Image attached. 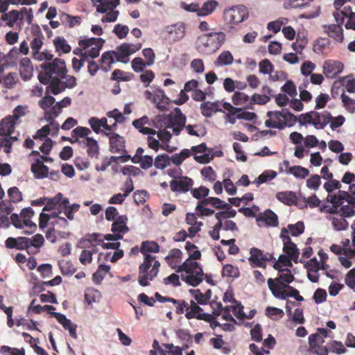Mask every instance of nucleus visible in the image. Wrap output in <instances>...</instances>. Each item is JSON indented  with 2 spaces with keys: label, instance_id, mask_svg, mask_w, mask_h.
Segmentation results:
<instances>
[{
  "label": "nucleus",
  "instance_id": "423d86ee",
  "mask_svg": "<svg viewBox=\"0 0 355 355\" xmlns=\"http://www.w3.org/2000/svg\"><path fill=\"white\" fill-rule=\"evenodd\" d=\"M186 116L182 113L180 108L176 107L173 114L158 115L153 120L155 128L161 129L163 125L170 128L174 135H178L183 126H185Z\"/></svg>",
  "mask_w": 355,
  "mask_h": 355
},
{
  "label": "nucleus",
  "instance_id": "ea45409f",
  "mask_svg": "<svg viewBox=\"0 0 355 355\" xmlns=\"http://www.w3.org/2000/svg\"><path fill=\"white\" fill-rule=\"evenodd\" d=\"M218 3L214 0H209L199 6L198 17H205L211 15L216 9Z\"/></svg>",
  "mask_w": 355,
  "mask_h": 355
},
{
  "label": "nucleus",
  "instance_id": "bf43d9fd",
  "mask_svg": "<svg viewBox=\"0 0 355 355\" xmlns=\"http://www.w3.org/2000/svg\"><path fill=\"white\" fill-rule=\"evenodd\" d=\"M171 158L167 155H160L155 157L154 165L157 168L164 169L170 165Z\"/></svg>",
  "mask_w": 355,
  "mask_h": 355
},
{
  "label": "nucleus",
  "instance_id": "20e7f679",
  "mask_svg": "<svg viewBox=\"0 0 355 355\" xmlns=\"http://www.w3.org/2000/svg\"><path fill=\"white\" fill-rule=\"evenodd\" d=\"M193 155V159L198 163L206 164L214 157L213 150L208 148L205 144L192 146L191 149H183L179 153L171 156V162L177 166L180 165L187 158Z\"/></svg>",
  "mask_w": 355,
  "mask_h": 355
},
{
  "label": "nucleus",
  "instance_id": "58836bf2",
  "mask_svg": "<svg viewBox=\"0 0 355 355\" xmlns=\"http://www.w3.org/2000/svg\"><path fill=\"white\" fill-rule=\"evenodd\" d=\"M32 172L37 178H43L46 177L49 173V168L45 166L43 162L39 159L36 160L31 166Z\"/></svg>",
  "mask_w": 355,
  "mask_h": 355
},
{
  "label": "nucleus",
  "instance_id": "8fccbe9b",
  "mask_svg": "<svg viewBox=\"0 0 355 355\" xmlns=\"http://www.w3.org/2000/svg\"><path fill=\"white\" fill-rule=\"evenodd\" d=\"M232 103L236 105H245L250 102V97L243 92H236L232 98Z\"/></svg>",
  "mask_w": 355,
  "mask_h": 355
},
{
  "label": "nucleus",
  "instance_id": "5701e85b",
  "mask_svg": "<svg viewBox=\"0 0 355 355\" xmlns=\"http://www.w3.org/2000/svg\"><path fill=\"white\" fill-rule=\"evenodd\" d=\"M193 184V180L187 176L175 177L170 182L171 189L175 193H187Z\"/></svg>",
  "mask_w": 355,
  "mask_h": 355
},
{
  "label": "nucleus",
  "instance_id": "4be33fe9",
  "mask_svg": "<svg viewBox=\"0 0 355 355\" xmlns=\"http://www.w3.org/2000/svg\"><path fill=\"white\" fill-rule=\"evenodd\" d=\"M273 259L270 254H263L258 248H253L250 251V257L248 261L251 266L254 267L265 268L266 262Z\"/></svg>",
  "mask_w": 355,
  "mask_h": 355
},
{
  "label": "nucleus",
  "instance_id": "1a4fd4ad",
  "mask_svg": "<svg viewBox=\"0 0 355 355\" xmlns=\"http://www.w3.org/2000/svg\"><path fill=\"white\" fill-rule=\"evenodd\" d=\"M104 40L102 38L91 37L81 40L78 42L79 49L73 53L80 55L82 59L94 58L99 55Z\"/></svg>",
  "mask_w": 355,
  "mask_h": 355
},
{
  "label": "nucleus",
  "instance_id": "ddd939ff",
  "mask_svg": "<svg viewBox=\"0 0 355 355\" xmlns=\"http://www.w3.org/2000/svg\"><path fill=\"white\" fill-rule=\"evenodd\" d=\"M98 4L96 10L98 12L106 13L101 18L102 22H114L119 16V11L114 8L119 4V0H96Z\"/></svg>",
  "mask_w": 355,
  "mask_h": 355
},
{
  "label": "nucleus",
  "instance_id": "7ed1b4c3",
  "mask_svg": "<svg viewBox=\"0 0 355 355\" xmlns=\"http://www.w3.org/2000/svg\"><path fill=\"white\" fill-rule=\"evenodd\" d=\"M159 250L158 244L153 241H146L142 243L141 252L144 255V262L139 266L138 281L142 286L148 285L158 274L159 262L155 256L149 252H157Z\"/></svg>",
  "mask_w": 355,
  "mask_h": 355
},
{
  "label": "nucleus",
  "instance_id": "c85d7f7f",
  "mask_svg": "<svg viewBox=\"0 0 355 355\" xmlns=\"http://www.w3.org/2000/svg\"><path fill=\"white\" fill-rule=\"evenodd\" d=\"M18 56V50L17 48H12L8 53H3L0 56V72L3 71L6 67L15 64Z\"/></svg>",
  "mask_w": 355,
  "mask_h": 355
},
{
  "label": "nucleus",
  "instance_id": "6e6d98bb",
  "mask_svg": "<svg viewBox=\"0 0 355 355\" xmlns=\"http://www.w3.org/2000/svg\"><path fill=\"white\" fill-rule=\"evenodd\" d=\"M266 314L271 320H277L284 317V312L281 309L273 306H268L266 309Z\"/></svg>",
  "mask_w": 355,
  "mask_h": 355
},
{
  "label": "nucleus",
  "instance_id": "b1692460",
  "mask_svg": "<svg viewBox=\"0 0 355 355\" xmlns=\"http://www.w3.org/2000/svg\"><path fill=\"white\" fill-rule=\"evenodd\" d=\"M185 316L188 319L197 318L205 321H211L214 318L211 314L203 313L202 309L194 301L190 302Z\"/></svg>",
  "mask_w": 355,
  "mask_h": 355
},
{
  "label": "nucleus",
  "instance_id": "cd10ccee",
  "mask_svg": "<svg viewBox=\"0 0 355 355\" xmlns=\"http://www.w3.org/2000/svg\"><path fill=\"white\" fill-rule=\"evenodd\" d=\"M257 223L259 227L277 226L278 224L277 216L270 209L265 211L257 218Z\"/></svg>",
  "mask_w": 355,
  "mask_h": 355
},
{
  "label": "nucleus",
  "instance_id": "f03ea898",
  "mask_svg": "<svg viewBox=\"0 0 355 355\" xmlns=\"http://www.w3.org/2000/svg\"><path fill=\"white\" fill-rule=\"evenodd\" d=\"M182 252L179 249H172L166 261L168 266L175 270L177 272H181L182 279L187 284L192 286H198L203 279V270L197 261L187 259L183 263Z\"/></svg>",
  "mask_w": 355,
  "mask_h": 355
},
{
  "label": "nucleus",
  "instance_id": "69168bd1",
  "mask_svg": "<svg viewBox=\"0 0 355 355\" xmlns=\"http://www.w3.org/2000/svg\"><path fill=\"white\" fill-rule=\"evenodd\" d=\"M110 270V267L109 266L101 264L98 270L93 275L94 281L100 282L105 277V275L109 272Z\"/></svg>",
  "mask_w": 355,
  "mask_h": 355
},
{
  "label": "nucleus",
  "instance_id": "052dcab7",
  "mask_svg": "<svg viewBox=\"0 0 355 355\" xmlns=\"http://www.w3.org/2000/svg\"><path fill=\"white\" fill-rule=\"evenodd\" d=\"M340 82L345 87L347 92L355 93V78L352 76H347L340 78Z\"/></svg>",
  "mask_w": 355,
  "mask_h": 355
},
{
  "label": "nucleus",
  "instance_id": "f257e3e1",
  "mask_svg": "<svg viewBox=\"0 0 355 355\" xmlns=\"http://www.w3.org/2000/svg\"><path fill=\"white\" fill-rule=\"evenodd\" d=\"M80 209V205L77 203L70 204L69 199L64 198L61 193L49 199L43 211H51V214L41 213L40 216V227L44 229L47 223L51 219H57L56 223L61 227H65L68 223L67 219L61 216L63 214L69 220L74 219L75 213Z\"/></svg>",
  "mask_w": 355,
  "mask_h": 355
},
{
  "label": "nucleus",
  "instance_id": "338daca9",
  "mask_svg": "<svg viewBox=\"0 0 355 355\" xmlns=\"http://www.w3.org/2000/svg\"><path fill=\"white\" fill-rule=\"evenodd\" d=\"M185 249L189 254L187 259L196 261V260L198 259L201 256L200 252L197 249V247L192 243H187Z\"/></svg>",
  "mask_w": 355,
  "mask_h": 355
},
{
  "label": "nucleus",
  "instance_id": "13d9d810",
  "mask_svg": "<svg viewBox=\"0 0 355 355\" xmlns=\"http://www.w3.org/2000/svg\"><path fill=\"white\" fill-rule=\"evenodd\" d=\"M313 1V0H288V1H284V8L285 9L303 8Z\"/></svg>",
  "mask_w": 355,
  "mask_h": 355
},
{
  "label": "nucleus",
  "instance_id": "393cba45",
  "mask_svg": "<svg viewBox=\"0 0 355 355\" xmlns=\"http://www.w3.org/2000/svg\"><path fill=\"white\" fill-rule=\"evenodd\" d=\"M344 68L343 64L338 60H327L324 62L322 69L323 73L328 78H334L340 73Z\"/></svg>",
  "mask_w": 355,
  "mask_h": 355
},
{
  "label": "nucleus",
  "instance_id": "e433bc0d",
  "mask_svg": "<svg viewBox=\"0 0 355 355\" xmlns=\"http://www.w3.org/2000/svg\"><path fill=\"white\" fill-rule=\"evenodd\" d=\"M124 144L123 138L118 135H113L110 137V150L113 153L123 152Z\"/></svg>",
  "mask_w": 355,
  "mask_h": 355
},
{
  "label": "nucleus",
  "instance_id": "72a5a7b5",
  "mask_svg": "<svg viewBox=\"0 0 355 355\" xmlns=\"http://www.w3.org/2000/svg\"><path fill=\"white\" fill-rule=\"evenodd\" d=\"M16 124L17 123L9 116L2 119L0 122V136L12 135Z\"/></svg>",
  "mask_w": 355,
  "mask_h": 355
},
{
  "label": "nucleus",
  "instance_id": "e2e57ef3",
  "mask_svg": "<svg viewBox=\"0 0 355 355\" xmlns=\"http://www.w3.org/2000/svg\"><path fill=\"white\" fill-rule=\"evenodd\" d=\"M222 273L223 277L232 278H236L240 275L239 268L231 264L225 265L223 266Z\"/></svg>",
  "mask_w": 355,
  "mask_h": 355
},
{
  "label": "nucleus",
  "instance_id": "09e8293b",
  "mask_svg": "<svg viewBox=\"0 0 355 355\" xmlns=\"http://www.w3.org/2000/svg\"><path fill=\"white\" fill-rule=\"evenodd\" d=\"M56 51L59 53H67L71 51V46L62 37L55 38L53 41Z\"/></svg>",
  "mask_w": 355,
  "mask_h": 355
},
{
  "label": "nucleus",
  "instance_id": "a19ab883",
  "mask_svg": "<svg viewBox=\"0 0 355 355\" xmlns=\"http://www.w3.org/2000/svg\"><path fill=\"white\" fill-rule=\"evenodd\" d=\"M276 198L282 202L291 205L295 204L296 202V196L293 191H282L278 192L276 195Z\"/></svg>",
  "mask_w": 355,
  "mask_h": 355
},
{
  "label": "nucleus",
  "instance_id": "774afa93",
  "mask_svg": "<svg viewBox=\"0 0 355 355\" xmlns=\"http://www.w3.org/2000/svg\"><path fill=\"white\" fill-rule=\"evenodd\" d=\"M329 44V41L328 39L320 38L315 42L313 45V51L318 54L323 53Z\"/></svg>",
  "mask_w": 355,
  "mask_h": 355
},
{
  "label": "nucleus",
  "instance_id": "864d4df0",
  "mask_svg": "<svg viewBox=\"0 0 355 355\" xmlns=\"http://www.w3.org/2000/svg\"><path fill=\"white\" fill-rule=\"evenodd\" d=\"M85 300L89 304L99 301L101 298V293L94 288H88L85 294Z\"/></svg>",
  "mask_w": 355,
  "mask_h": 355
},
{
  "label": "nucleus",
  "instance_id": "bb28decb",
  "mask_svg": "<svg viewBox=\"0 0 355 355\" xmlns=\"http://www.w3.org/2000/svg\"><path fill=\"white\" fill-rule=\"evenodd\" d=\"M327 211L332 214L328 217V220L331 222L332 228L336 231L345 230L349 224L343 216L335 214L333 208H329Z\"/></svg>",
  "mask_w": 355,
  "mask_h": 355
},
{
  "label": "nucleus",
  "instance_id": "680f3d73",
  "mask_svg": "<svg viewBox=\"0 0 355 355\" xmlns=\"http://www.w3.org/2000/svg\"><path fill=\"white\" fill-rule=\"evenodd\" d=\"M321 184V178L318 175H311L306 181V187L314 191L318 190Z\"/></svg>",
  "mask_w": 355,
  "mask_h": 355
},
{
  "label": "nucleus",
  "instance_id": "6e6552de",
  "mask_svg": "<svg viewBox=\"0 0 355 355\" xmlns=\"http://www.w3.org/2000/svg\"><path fill=\"white\" fill-rule=\"evenodd\" d=\"M91 130L88 128L78 126L72 130L71 143L83 144L87 148V153L91 157H96L98 153L99 146L94 139L88 137Z\"/></svg>",
  "mask_w": 355,
  "mask_h": 355
},
{
  "label": "nucleus",
  "instance_id": "412c9836",
  "mask_svg": "<svg viewBox=\"0 0 355 355\" xmlns=\"http://www.w3.org/2000/svg\"><path fill=\"white\" fill-rule=\"evenodd\" d=\"M279 274L275 279L270 278L268 279V285L272 293V289L278 284H282L283 286H289L288 284L292 282L294 277L291 271L288 268L279 269Z\"/></svg>",
  "mask_w": 355,
  "mask_h": 355
},
{
  "label": "nucleus",
  "instance_id": "0e129e2a",
  "mask_svg": "<svg viewBox=\"0 0 355 355\" xmlns=\"http://www.w3.org/2000/svg\"><path fill=\"white\" fill-rule=\"evenodd\" d=\"M286 229L288 230V235L291 234L293 236H297L303 233L304 225L302 222L299 221L294 225H288Z\"/></svg>",
  "mask_w": 355,
  "mask_h": 355
},
{
  "label": "nucleus",
  "instance_id": "f8f14e48",
  "mask_svg": "<svg viewBox=\"0 0 355 355\" xmlns=\"http://www.w3.org/2000/svg\"><path fill=\"white\" fill-rule=\"evenodd\" d=\"M331 119L329 112H324L322 114L312 111L306 114H302L299 116L297 121L302 125L307 124L313 125L316 129H323Z\"/></svg>",
  "mask_w": 355,
  "mask_h": 355
},
{
  "label": "nucleus",
  "instance_id": "2f4dec72",
  "mask_svg": "<svg viewBox=\"0 0 355 355\" xmlns=\"http://www.w3.org/2000/svg\"><path fill=\"white\" fill-rule=\"evenodd\" d=\"M212 308L214 309L213 314L215 315H222V318L227 321H232L236 323L232 315L230 313L231 309L230 306L223 308L221 304L212 303Z\"/></svg>",
  "mask_w": 355,
  "mask_h": 355
},
{
  "label": "nucleus",
  "instance_id": "4d7b16f0",
  "mask_svg": "<svg viewBox=\"0 0 355 355\" xmlns=\"http://www.w3.org/2000/svg\"><path fill=\"white\" fill-rule=\"evenodd\" d=\"M288 173L292 174L297 178L304 179L309 174V171L301 166H294L289 168Z\"/></svg>",
  "mask_w": 355,
  "mask_h": 355
},
{
  "label": "nucleus",
  "instance_id": "603ef678",
  "mask_svg": "<svg viewBox=\"0 0 355 355\" xmlns=\"http://www.w3.org/2000/svg\"><path fill=\"white\" fill-rule=\"evenodd\" d=\"M352 14V8L350 6H345L343 10H336L334 13V17L338 24L340 25L343 23L345 18Z\"/></svg>",
  "mask_w": 355,
  "mask_h": 355
},
{
  "label": "nucleus",
  "instance_id": "dca6fc26",
  "mask_svg": "<svg viewBox=\"0 0 355 355\" xmlns=\"http://www.w3.org/2000/svg\"><path fill=\"white\" fill-rule=\"evenodd\" d=\"M76 85V78L73 76H67L65 73L63 76H60V78H53L51 80V92L56 95L64 91L66 87L73 88Z\"/></svg>",
  "mask_w": 355,
  "mask_h": 355
},
{
  "label": "nucleus",
  "instance_id": "2eb2a0df",
  "mask_svg": "<svg viewBox=\"0 0 355 355\" xmlns=\"http://www.w3.org/2000/svg\"><path fill=\"white\" fill-rule=\"evenodd\" d=\"M248 10L243 6L233 7L224 12L225 20L232 24H238L247 19Z\"/></svg>",
  "mask_w": 355,
  "mask_h": 355
},
{
  "label": "nucleus",
  "instance_id": "4c0bfd02",
  "mask_svg": "<svg viewBox=\"0 0 355 355\" xmlns=\"http://www.w3.org/2000/svg\"><path fill=\"white\" fill-rule=\"evenodd\" d=\"M115 60H116V51L105 52L101 57V69L105 71H108L114 64Z\"/></svg>",
  "mask_w": 355,
  "mask_h": 355
},
{
  "label": "nucleus",
  "instance_id": "7c9ffc66",
  "mask_svg": "<svg viewBox=\"0 0 355 355\" xmlns=\"http://www.w3.org/2000/svg\"><path fill=\"white\" fill-rule=\"evenodd\" d=\"M132 125L135 128H137L141 133L144 135H155L157 133L155 130L144 126L146 125H150L148 118L146 116L134 121L132 122Z\"/></svg>",
  "mask_w": 355,
  "mask_h": 355
},
{
  "label": "nucleus",
  "instance_id": "473e14b6",
  "mask_svg": "<svg viewBox=\"0 0 355 355\" xmlns=\"http://www.w3.org/2000/svg\"><path fill=\"white\" fill-rule=\"evenodd\" d=\"M33 68L31 60L28 58H23L19 62V73L21 78L26 80L33 76Z\"/></svg>",
  "mask_w": 355,
  "mask_h": 355
},
{
  "label": "nucleus",
  "instance_id": "c756f323",
  "mask_svg": "<svg viewBox=\"0 0 355 355\" xmlns=\"http://www.w3.org/2000/svg\"><path fill=\"white\" fill-rule=\"evenodd\" d=\"M53 314L62 327L69 331L70 336L73 338H76V324L72 323L71 321L67 319L63 314L59 313H53Z\"/></svg>",
  "mask_w": 355,
  "mask_h": 355
},
{
  "label": "nucleus",
  "instance_id": "39448f33",
  "mask_svg": "<svg viewBox=\"0 0 355 355\" xmlns=\"http://www.w3.org/2000/svg\"><path fill=\"white\" fill-rule=\"evenodd\" d=\"M127 221L128 218L125 216H119L116 218L112 225V234L104 235V239L107 241L102 243V247L104 249H118L119 248L120 243L118 241L122 239L123 234L129 230L126 225Z\"/></svg>",
  "mask_w": 355,
  "mask_h": 355
},
{
  "label": "nucleus",
  "instance_id": "a878e982",
  "mask_svg": "<svg viewBox=\"0 0 355 355\" xmlns=\"http://www.w3.org/2000/svg\"><path fill=\"white\" fill-rule=\"evenodd\" d=\"M324 340L318 335H310L309 336V352L315 355H328L329 351L326 346L323 345Z\"/></svg>",
  "mask_w": 355,
  "mask_h": 355
},
{
  "label": "nucleus",
  "instance_id": "aec40b11",
  "mask_svg": "<svg viewBox=\"0 0 355 355\" xmlns=\"http://www.w3.org/2000/svg\"><path fill=\"white\" fill-rule=\"evenodd\" d=\"M272 295L278 299L286 300L288 297H293L297 301L302 302L304 298L300 295L299 291L291 286H283L278 284L272 289Z\"/></svg>",
  "mask_w": 355,
  "mask_h": 355
},
{
  "label": "nucleus",
  "instance_id": "9b49d317",
  "mask_svg": "<svg viewBox=\"0 0 355 355\" xmlns=\"http://www.w3.org/2000/svg\"><path fill=\"white\" fill-rule=\"evenodd\" d=\"M225 35L223 32H211L202 34L198 39V45L209 53L216 52L225 42Z\"/></svg>",
  "mask_w": 355,
  "mask_h": 355
},
{
  "label": "nucleus",
  "instance_id": "37998d69",
  "mask_svg": "<svg viewBox=\"0 0 355 355\" xmlns=\"http://www.w3.org/2000/svg\"><path fill=\"white\" fill-rule=\"evenodd\" d=\"M30 239V253L35 254L39 252L40 248L44 245V239L42 234H36Z\"/></svg>",
  "mask_w": 355,
  "mask_h": 355
},
{
  "label": "nucleus",
  "instance_id": "79ce46f5",
  "mask_svg": "<svg viewBox=\"0 0 355 355\" xmlns=\"http://www.w3.org/2000/svg\"><path fill=\"white\" fill-rule=\"evenodd\" d=\"M327 32L330 37H333L338 42H343L344 39L343 30L339 24L329 25L327 29Z\"/></svg>",
  "mask_w": 355,
  "mask_h": 355
},
{
  "label": "nucleus",
  "instance_id": "0eeeda50",
  "mask_svg": "<svg viewBox=\"0 0 355 355\" xmlns=\"http://www.w3.org/2000/svg\"><path fill=\"white\" fill-rule=\"evenodd\" d=\"M268 119L265 121V125L268 128L283 129L285 126H293L297 118L287 110L282 111H269L267 112Z\"/></svg>",
  "mask_w": 355,
  "mask_h": 355
},
{
  "label": "nucleus",
  "instance_id": "f704fd0d",
  "mask_svg": "<svg viewBox=\"0 0 355 355\" xmlns=\"http://www.w3.org/2000/svg\"><path fill=\"white\" fill-rule=\"evenodd\" d=\"M202 114L205 117H210L217 112H221L220 103L218 102H205L200 105Z\"/></svg>",
  "mask_w": 355,
  "mask_h": 355
},
{
  "label": "nucleus",
  "instance_id": "de8ad7c7",
  "mask_svg": "<svg viewBox=\"0 0 355 355\" xmlns=\"http://www.w3.org/2000/svg\"><path fill=\"white\" fill-rule=\"evenodd\" d=\"M193 292L196 302L202 305L207 304L211 297V292L210 290L206 291L205 293H202L198 289L194 290Z\"/></svg>",
  "mask_w": 355,
  "mask_h": 355
},
{
  "label": "nucleus",
  "instance_id": "c03bdc74",
  "mask_svg": "<svg viewBox=\"0 0 355 355\" xmlns=\"http://www.w3.org/2000/svg\"><path fill=\"white\" fill-rule=\"evenodd\" d=\"M234 58L232 54L229 51H223L218 57L215 62L217 66H227L233 63Z\"/></svg>",
  "mask_w": 355,
  "mask_h": 355
},
{
  "label": "nucleus",
  "instance_id": "49530a36",
  "mask_svg": "<svg viewBox=\"0 0 355 355\" xmlns=\"http://www.w3.org/2000/svg\"><path fill=\"white\" fill-rule=\"evenodd\" d=\"M288 19L286 17H280L275 21H270L267 25V28L275 33H278L284 25H286Z\"/></svg>",
  "mask_w": 355,
  "mask_h": 355
},
{
  "label": "nucleus",
  "instance_id": "3c124183",
  "mask_svg": "<svg viewBox=\"0 0 355 355\" xmlns=\"http://www.w3.org/2000/svg\"><path fill=\"white\" fill-rule=\"evenodd\" d=\"M28 107L27 105H17L12 112V114L9 116L14 119L17 123L19 119L28 113Z\"/></svg>",
  "mask_w": 355,
  "mask_h": 355
},
{
  "label": "nucleus",
  "instance_id": "a18cd8bd",
  "mask_svg": "<svg viewBox=\"0 0 355 355\" xmlns=\"http://www.w3.org/2000/svg\"><path fill=\"white\" fill-rule=\"evenodd\" d=\"M19 17V26L21 27L24 21H26L28 24H31L33 19V10L31 8H22L18 10Z\"/></svg>",
  "mask_w": 355,
  "mask_h": 355
},
{
  "label": "nucleus",
  "instance_id": "4468645a",
  "mask_svg": "<svg viewBox=\"0 0 355 355\" xmlns=\"http://www.w3.org/2000/svg\"><path fill=\"white\" fill-rule=\"evenodd\" d=\"M144 95L146 99L155 103L161 111H164L170 102L164 91L155 86H152L149 89L146 90Z\"/></svg>",
  "mask_w": 355,
  "mask_h": 355
},
{
  "label": "nucleus",
  "instance_id": "5fc2aeb1",
  "mask_svg": "<svg viewBox=\"0 0 355 355\" xmlns=\"http://www.w3.org/2000/svg\"><path fill=\"white\" fill-rule=\"evenodd\" d=\"M185 130L189 135L202 137L205 135V129L201 125H185Z\"/></svg>",
  "mask_w": 355,
  "mask_h": 355
},
{
  "label": "nucleus",
  "instance_id": "6ab92c4d",
  "mask_svg": "<svg viewBox=\"0 0 355 355\" xmlns=\"http://www.w3.org/2000/svg\"><path fill=\"white\" fill-rule=\"evenodd\" d=\"M141 48V44H129L124 43L118 46L116 50V61L128 63L129 61L128 57L139 51Z\"/></svg>",
  "mask_w": 355,
  "mask_h": 355
},
{
  "label": "nucleus",
  "instance_id": "c9c22d12",
  "mask_svg": "<svg viewBox=\"0 0 355 355\" xmlns=\"http://www.w3.org/2000/svg\"><path fill=\"white\" fill-rule=\"evenodd\" d=\"M0 20L6 21V25L10 28H12L15 25L19 26V17L18 10H12L8 12H3Z\"/></svg>",
  "mask_w": 355,
  "mask_h": 355
},
{
  "label": "nucleus",
  "instance_id": "a211bd4d",
  "mask_svg": "<svg viewBox=\"0 0 355 355\" xmlns=\"http://www.w3.org/2000/svg\"><path fill=\"white\" fill-rule=\"evenodd\" d=\"M163 35L168 42L175 43L184 37L185 28L181 23L168 25L164 28Z\"/></svg>",
  "mask_w": 355,
  "mask_h": 355
},
{
  "label": "nucleus",
  "instance_id": "9d476101",
  "mask_svg": "<svg viewBox=\"0 0 355 355\" xmlns=\"http://www.w3.org/2000/svg\"><path fill=\"white\" fill-rule=\"evenodd\" d=\"M42 68L45 71L44 77L42 73L38 77L40 81L44 84L51 82L53 78L63 76L67 72L64 61L59 58L54 59L52 62L42 64Z\"/></svg>",
  "mask_w": 355,
  "mask_h": 355
},
{
  "label": "nucleus",
  "instance_id": "f3484780",
  "mask_svg": "<svg viewBox=\"0 0 355 355\" xmlns=\"http://www.w3.org/2000/svg\"><path fill=\"white\" fill-rule=\"evenodd\" d=\"M280 236L284 243L283 251L295 263H297L300 251L297 245L291 241L289 236H288V230L282 229Z\"/></svg>",
  "mask_w": 355,
  "mask_h": 355
}]
</instances>
